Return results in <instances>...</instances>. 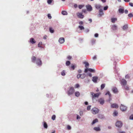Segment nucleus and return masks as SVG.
I'll return each instance as SVG.
<instances>
[{
    "mask_svg": "<svg viewBox=\"0 0 133 133\" xmlns=\"http://www.w3.org/2000/svg\"><path fill=\"white\" fill-rule=\"evenodd\" d=\"M90 94L91 95H92V99H93L96 97L98 98L101 94V93L100 92L96 94H94L92 92H90Z\"/></svg>",
    "mask_w": 133,
    "mask_h": 133,
    "instance_id": "1",
    "label": "nucleus"
},
{
    "mask_svg": "<svg viewBox=\"0 0 133 133\" xmlns=\"http://www.w3.org/2000/svg\"><path fill=\"white\" fill-rule=\"evenodd\" d=\"M75 91V90L73 87H70L69 89L67 92V93L68 95H70L73 94Z\"/></svg>",
    "mask_w": 133,
    "mask_h": 133,
    "instance_id": "2",
    "label": "nucleus"
},
{
    "mask_svg": "<svg viewBox=\"0 0 133 133\" xmlns=\"http://www.w3.org/2000/svg\"><path fill=\"white\" fill-rule=\"evenodd\" d=\"M91 111L92 114H95L98 112L99 110L96 108H94L92 109Z\"/></svg>",
    "mask_w": 133,
    "mask_h": 133,
    "instance_id": "3",
    "label": "nucleus"
},
{
    "mask_svg": "<svg viewBox=\"0 0 133 133\" xmlns=\"http://www.w3.org/2000/svg\"><path fill=\"white\" fill-rule=\"evenodd\" d=\"M123 123L122 122L120 121H117L115 123V125L116 127L118 128H121L122 126Z\"/></svg>",
    "mask_w": 133,
    "mask_h": 133,
    "instance_id": "4",
    "label": "nucleus"
},
{
    "mask_svg": "<svg viewBox=\"0 0 133 133\" xmlns=\"http://www.w3.org/2000/svg\"><path fill=\"white\" fill-rule=\"evenodd\" d=\"M120 109L122 111H125L127 109V107L126 106L121 104L120 106Z\"/></svg>",
    "mask_w": 133,
    "mask_h": 133,
    "instance_id": "5",
    "label": "nucleus"
},
{
    "mask_svg": "<svg viewBox=\"0 0 133 133\" xmlns=\"http://www.w3.org/2000/svg\"><path fill=\"white\" fill-rule=\"evenodd\" d=\"M88 71L90 72H95V70L94 69H93L91 68H87L85 69L84 72L85 73H86L88 72Z\"/></svg>",
    "mask_w": 133,
    "mask_h": 133,
    "instance_id": "6",
    "label": "nucleus"
},
{
    "mask_svg": "<svg viewBox=\"0 0 133 133\" xmlns=\"http://www.w3.org/2000/svg\"><path fill=\"white\" fill-rule=\"evenodd\" d=\"M36 63L39 66H41L42 65V61L40 59L38 58L36 59Z\"/></svg>",
    "mask_w": 133,
    "mask_h": 133,
    "instance_id": "7",
    "label": "nucleus"
},
{
    "mask_svg": "<svg viewBox=\"0 0 133 133\" xmlns=\"http://www.w3.org/2000/svg\"><path fill=\"white\" fill-rule=\"evenodd\" d=\"M121 85L123 86L126 85L127 84V82L124 79H122L121 81Z\"/></svg>",
    "mask_w": 133,
    "mask_h": 133,
    "instance_id": "8",
    "label": "nucleus"
},
{
    "mask_svg": "<svg viewBox=\"0 0 133 133\" xmlns=\"http://www.w3.org/2000/svg\"><path fill=\"white\" fill-rule=\"evenodd\" d=\"M77 15L78 17L80 18H83L84 17V16L82 13L78 12L77 14Z\"/></svg>",
    "mask_w": 133,
    "mask_h": 133,
    "instance_id": "9",
    "label": "nucleus"
},
{
    "mask_svg": "<svg viewBox=\"0 0 133 133\" xmlns=\"http://www.w3.org/2000/svg\"><path fill=\"white\" fill-rule=\"evenodd\" d=\"M86 7L87 10L89 11H91L92 10L91 6L90 5H87L86 6Z\"/></svg>",
    "mask_w": 133,
    "mask_h": 133,
    "instance_id": "10",
    "label": "nucleus"
},
{
    "mask_svg": "<svg viewBox=\"0 0 133 133\" xmlns=\"http://www.w3.org/2000/svg\"><path fill=\"white\" fill-rule=\"evenodd\" d=\"M98 101L100 103V104L101 105H103L104 103V100L103 98H100L98 100Z\"/></svg>",
    "mask_w": 133,
    "mask_h": 133,
    "instance_id": "11",
    "label": "nucleus"
},
{
    "mask_svg": "<svg viewBox=\"0 0 133 133\" xmlns=\"http://www.w3.org/2000/svg\"><path fill=\"white\" fill-rule=\"evenodd\" d=\"M118 107V104L115 103L112 104L111 105V107L112 108H117Z\"/></svg>",
    "mask_w": 133,
    "mask_h": 133,
    "instance_id": "12",
    "label": "nucleus"
},
{
    "mask_svg": "<svg viewBox=\"0 0 133 133\" xmlns=\"http://www.w3.org/2000/svg\"><path fill=\"white\" fill-rule=\"evenodd\" d=\"M111 29L114 31L116 30L117 29V26L116 25H113L111 26Z\"/></svg>",
    "mask_w": 133,
    "mask_h": 133,
    "instance_id": "13",
    "label": "nucleus"
},
{
    "mask_svg": "<svg viewBox=\"0 0 133 133\" xmlns=\"http://www.w3.org/2000/svg\"><path fill=\"white\" fill-rule=\"evenodd\" d=\"M98 79V77L97 76H94L92 77V81L95 83H96Z\"/></svg>",
    "mask_w": 133,
    "mask_h": 133,
    "instance_id": "14",
    "label": "nucleus"
},
{
    "mask_svg": "<svg viewBox=\"0 0 133 133\" xmlns=\"http://www.w3.org/2000/svg\"><path fill=\"white\" fill-rule=\"evenodd\" d=\"M59 42L61 43H63L64 42V38H60L59 40Z\"/></svg>",
    "mask_w": 133,
    "mask_h": 133,
    "instance_id": "15",
    "label": "nucleus"
},
{
    "mask_svg": "<svg viewBox=\"0 0 133 133\" xmlns=\"http://www.w3.org/2000/svg\"><path fill=\"white\" fill-rule=\"evenodd\" d=\"M30 42L31 43L34 44L36 43V41L35 40L34 38H31L30 39Z\"/></svg>",
    "mask_w": 133,
    "mask_h": 133,
    "instance_id": "16",
    "label": "nucleus"
},
{
    "mask_svg": "<svg viewBox=\"0 0 133 133\" xmlns=\"http://www.w3.org/2000/svg\"><path fill=\"white\" fill-rule=\"evenodd\" d=\"M123 9L122 8H119L118 9V11L119 13L123 14L124 12V8L123 7Z\"/></svg>",
    "mask_w": 133,
    "mask_h": 133,
    "instance_id": "17",
    "label": "nucleus"
},
{
    "mask_svg": "<svg viewBox=\"0 0 133 133\" xmlns=\"http://www.w3.org/2000/svg\"><path fill=\"white\" fill-rule=\"evenodd\" d=\"M95 7L97 9H100L101 7V6L99 4H96L95 5Z\"/></svg>",
    "mask_w": 133,
    "mask_h": 133,
    "instance_id": "18",
    "label": "nucleus"
},
{
    "mask_svg": "<svg viewBox=\"0 0 133 133\" xmlns=\"http://www.w3.org/2000/svg\"><path fill=\"white\" fill-rule=\"evenodd\" d=\"M111 22L113 23H114L117 21V19L116 18H112L111 19Z\"/></svg>",
    "mask_w": 133,
    "mask_h": 133,
    "instance_id": "19",
    "label": "nucleus"
},
{
    "mask_svg": "<svg viewBox=\"0 0 133 133\" xmlns=\"http://www.w3.org/2000/svg\"><path fill=\"white\" fill-rule=\"evenodd\" d=\"M43 123L44 128L45 129H47L48 126L46 123L45 122H43Z\"/></svg>",
    "mask_w": 133,
    "mask_h": 133,
    "instance_id": "20",
    "label": "nucleus"
},
{
    "mask_svg": "<svg viewBox=\"0 0 133 133\" xmlns=\"http://www.w3.org/2000/svg\"><path fill=\"white\" fill-rule=\"evenodd\" d=\"M31 59L32 62H35V60H36V58L34 56H32Z\"/></svg>",
    "mask_w": 133,
    "mask_h": 133,
    "instance_id": "21",
    "label": "nucleus"
},
{
    "mask_svg": "<svg viewBox=\"0 0 133 133\" xmlns=\"http://www.w3.org/2000/svg\"><path fill=\"white\" fill-rule=\"evenodd\" d=\"M112 90L115 93H116L118 92L117 89L116 88H113Z\"/></svg>",
    "mask_w": 133,
    "mask_h": 133,
    "instance_id": "22",
    "label": "nucleus"
},
{
    "mask_svg": "<svg viewBox=\"0 0 133 133\" xmlns=\"http://www.w3.org/2000/svg\"><path fill=\"white\" fill-rule=\"evenodd\" d=\"M94 129L96 131H99L100 130V129L99 127H95Z\"/></svg>",
    "mask_w": 133,
    "mask_h": 133,
    "instance_id": "23",
    "label": "nucleus"
},
{
    "mask_svg": "<svg viewBox=\"0 0 133 133\" xmlns=\"http://www.w3.org/2000/svg\"><path fill=\"white\" fill-rule=\"evenodd\" d=\"M75 96L77 97H78L80 95V93L78 91L76 92H75Z\"/></svg>",
    "mask_w": 133,
    "mask_h": 133,
    "instance_id": "24",
    "label": "nucleus"
},
{
    "mask_svg": "<svg viewBox=\"0 0 133 133\" xmlns=\"http://www.w3.org/2000/svg\"><path fill=\"white\" fill-rule=\"evenodd\" d=\"M75 66L73 64H72L71 66L70 67V69L71 70H74L75 69Z\"/></svg>",
    "mask_w": 133,
    "mask_h": 133,
    "instance_id": "25",
    "label": "nucleus"
},
{
    "mask_svg": "<svg viewBox=\"0 0 133 133\" xmlns=\"http://www.w3.org/2000/svg\"><path fill=\"white\" fill-rule=\"evenodd\" d=\"M98 122V120L96 118L93 121L92 123V125L93 124H94L95 123H96Z\"/></svg>",
    "mask_w": 133,
    "mask_h": 133,
    "instance_id": "26",
    "label": "nucleus"
},
{
    "mask_svg": "<svg viewBox=\"0 0 133 133\" xmlns=\"http://www.w3.org/2000/svg\"><path fill=\"white\" fill-rule=\"evenodd\" d=\"M84 63L85 64V67L87 68V67H88L89 66V64L87 62H85Z\"/></svg>",
    "mask_w": 133,
    "mask_h": 133,
    "instance_id": "27",
    "label": "nucleus"
},
{
    "mask_svg": "<svg viewBox=\"0 0 133 133\" xmlns=\"http://www.w3.org/2000/svg\"><path fill=\"white\" fill-rule=\"evenodd\" d=\"M62 14L64 15H66L68 14V13L66 11H63L62 12Z\"/></svg>",
    "mask_w": 133,
    "mask_h": 133,
    "instance_id": "28",
    "label": "nucleus"
},
{
    "mask_svg": "<svg viewBox=\"0 0 133 133\" xmlns=\"http://www.w3.org/2000/svg\"><path fill=\"white\" fill-rule=\"evenodd\" d=\"M86 75L84 74H81V78L82 79L84 78L85 77Z\"/></svg>",
    "mask_w": 133,
    "mask_h": 133,
    "instance_id": "29",
    "label": "nucleus"
},
{
    "mask_svg": "<svg viewBox=\"0 0 133 133\" xmlns=\"http://www.w3.org/2000/svg\"><path fill=\"white\" fill-rule=\"evenodd\" d=\"M105 86V84H101V90H102L103 89Z\"/></svg>",
    "mask_w": 133,
    "mask_h": 133,
    "instance_id": "30",
    "label": "nucleus"
},
{
    "mask_svg": "<svg viewBox=\"0 0 133 133\" xmlns=\"http://www.w3.org/2000/svg\"><path fill=\"white\" fill-rule=\"evenodd\" d=\"M127 28H128V25H124L123 26V30H125L127 29Z\"/></svg>",
    "mask_w": 133,
    "mask_h": 133,
    "instance_id": "31",
    "label": "nucleus"
},
{
    "mask_svg": "<svg viewBox=\"0 0 133 133\" xmlns=\"http://www.w3.org/2000/svg\"><path fill=\"white\" fill-rule=\"evenodd\" d=\"M118 114V112L116 111H115L113 113V116H116Z\"/></svg>",
    "mask_w": 133,
    "mask_h": 133,
    "instance_id": "32",
    "label": "nucleus"
},
{
    "mask_svg": "<svg viewBox=\"0 0 133 133\" xmlns=\"http://www.w3.org/2000/svg\"><path fill=\"white\" fill-rule=\"evenodd\" d=\"M50 32L51 33H53L54 32V30L51 27H50L49 28Z\"/></svg>",
    "mask_w": 133,
    "mask_h": 133,
    "instance_id": "33",
    "label": "nucleus"
},
{
    "mask_svg": "<svg viewBox=\"0 0 133 133\" xmlns=\"http://www.w3.org/2000/svg\"><path fill=\"white\" fill-rule=\"evenodd\" d=\"M78 28L80 29V30H84V27L82 26H78Z\"/></svg>",
    "mask_w": 133,
    "mask_h": 133,
    "instance_id": "34",
    "label": "nucleus"
},
{
    "mask_svg": "<svg viewBox=\"0 0 133 133\" xmlns=\"http://www.w3.org/2000/svg\"><path fill=\"white\" fill-rule=\"evenodd\" d=\"M66 65L67 66H69L70 64V62L69 61H67L66 62Z\"/></svg>",
    "mask_w": 133,
    "mask_h": 133,
    "instance_id": "35",
    "label": "nucleus"
},
{
    "mask_svg": "<svg viewBox=\"0 0 133 133\" xmlns=\"http://www.w3.org/2000/svg\"><path fill=\"white\" fill-rule=\"evenodd\" d=\"M42 44V42H40L38 44V46L39 47L41 48V45Z\"/></svg>",
    "mask_w": 133,
    "mask_h": 133,
    "instance_id": "36",
    "label": "nucleus"
},
{
    "mask_svg": "<svg viewBox=\"0 0 133 133\" xmlns=\"http://www.w3.org/2000/svg\"><path fill=\"white\" fill-rule=\"evenodd\" d=\"M56 118V116L55 115H53L52 116L51 119L53 120H55Z\"/></svg>",
    "mask_w": 133,
    "mask_h": 133,
    "instance_id": "37",
    "label": "nucleus"
},
{
    "mask_svg": "<svg viewBox=\"0 0 133 133\" xmlns=\"http://www.w3.org/2000/svg\"><path fill=\"white\" fill-rule=\"evenodd\" d=\"M99 14L98 15V16L100 17H101V16H102V15H103V14H104L103 13V12H99Z\"/></svg>",
    "mask_w": 133,
    "mask_h": 133,
    "instance_id": "38",
    "label": "nucleus"
},
{
    "mask_svg": "<svg viewBox=\"0 0 133 133\" xmlns=\"http://www.w3.org/2000/svg\"><path fill=\"white\" fill-rule=\"evenodd\" d=\"M128 16L130 17H133V15L132 13H130L128 14Z\"/></svg>",
    "mask_w": 133,
    "mask_h": 133,
    "instance_id": "39",
    "label": "nucleus"
},
{
    "mask_svg": "<svg viewBox=\"0 0 133 133\" xmlns=\"http://www.w3.org/2000/svg\"><path fill=\"white\" fill-rule=\"evenodd\" d=\"M79 86V85L78 84H76L75 85L74 87L75 88H78Z\"/></svg>",
    "mask_w": 133,
    "mask_h": 133,
    "instance_id": "40",
    "label": "nucleus"
},
{
    "mask_svg": "<svg viewBox=\"0 0 133 133\" xmlns=\"http://www.w3.org/2000/svg\"><path fill=\"white\" fill-rule=\"evenodd\" d=\"M61 75L62 76H65V71L64 70L63 71L61 72Z\"/></svg>",
    "mask_w": 133,
    "mask_h": 133,
    "instance_id": "41",
    "label": "nucleus"
},
{
    "mask_svg": "<svg viewBox=\"0 0 133 133\" xmlns=\"http://www.w3.org/2000/svg\"><path fill=\"white\" fill-rule=\"evenodd\" d=\"M108 6H106L104 8V10H107L108 9Z\"/></svg>",
    "mask_w": 133,
    "mask_h": 133,
    "instance_id": "42",
    "label": "nucleus"
},
{
    "mask_svg": "<svg viewBox=\"0 0 133 133\" xmlns=\"http://www.w3.org/2000/svg\"><path fill=\"white\" fill-rule=\"evenodd\" d=\"M109 95V96L110 97L111 96V94L109 91H108L105 94V95Z\"/></svg>",
    "mask_w": 133,
    "mask_h": 133,
    "instance_id": "43",
    "label": "nucleus"
},
{
    "mask_svg": "<svg viewBox=\"0 0 133 133\" xmlns=\"http://www.w3.org/2000/svg\"><path fill=\"white\" fill-rule=\"evenodd\" d=\"M91 106L89 105L87 107V110H90L91 109Z\"/></svg>",
    "mask_w": 133,
    "mask_h": 133,
    "instance_id": "44",
    "label": "nucleus"
},
{
    "mask_svg": "<svg viewBox=\"0 0 133 133\" xmlns=\"http://www.w3.org/2000/svg\"><path fill=\"white\" fill-rule=\"evenodd\" d=\"M67 128L68 130H70L71 129V127L69 125H68L67 126Z\"/></svg>",
    "mask_w": 133,
    "mask_h": 133,
    "instance_id": "45",
    "label": "nucleus"
},
{
    "mask_svg": "<svg viewBox=\"0 0 133 133\" xmlns=\"http://www.w3.org/2000/svg\"><path fill=\"white\" fill-rule=\"evenodd\" d=\"M48 18L49 19H50L51 18V16L50 14H48Z\"/></svg>",
    "mask_w": 133,
    "mask_h": 133,
    "instance_id": "46",
    "label": "nucleus"
},
{
    "mask_svg": "<svg viewBox=\"0 0 133 133\" xmlns=\"http://www.w3.org/2000/svg\"><path fill=\"white\" fill-rule=\"evenodd\" d=\"M84 6L82 5H80L79 6V8L80 9H82Z\"/></svg>",
    "mask_w": 133,
    "mask_h": 133,
    "instance_id": "47",
    "label": "nucleus"
},
{
    "mask_svg": "<svg viewBox=\"0 0 133 133\" xmlns=\"http://www.w3.org/2000/svg\"><path fill=\"white\" fill-rule=\"evenodd\" d=\"M130 78L129 76L128 75H127L125 76V78L126 79H128Z\"/></svg>",
    "mask_w": 133,
    "mask_h": 133,
    "instance_id": "48",
    "label": "nucleus"
},
{
    "mask_svg": "<svg viewBox=\"0 0 133 133\" xmlns=\"http://www.w3.org/2000/svg\"><path fill=\"white\" fill-rule=\"evenodd\" d=\"M47 2L49 4H50L52 2V1L51 0H48Z\"/></svg>",
    "mask_w": 133,
    "mask_h": 133,
    "instance_id": "49",
    "label": "nucleus"
},
{
    "mask_svg": "<svg viewBox=\"0 0 133 133\" xmlns=\"http://www.w3.org/2000/svg\"><path fill=\"white\" fill-rule=\"evenodd\" d=\"M79 114L81 116H82L83 115V112L82 111H81L79 112Z\"/></svg>",
    "mask_w": 133,
    "mask_h": 133,
    "instance_id": "50",
    "label": "nucleus"
},
{
    "mask_svg": "<svg viewBox=\"0 0 133 133\" xmlns=\"http://www.w3.org/2000/svg\"><path fill=\"white\" fill-rule=\"evenodd\" d=\"M81 77V74H78L77 76V77L78 78H79Z\"/></svg>",
    "mask_w": 133,
    "mask_h": 133,
    "instance_id": "51",
    "label": "nucleus"
},
{
    "mask_svg": "<svg viewBox=\"0 0 133 133\" xmlns=\"http://www.w3.org/2000/svg\"><path fill=\"white\" fill-rule=\"evenodd\" d=\"M130 119H133V115H131L130 116Z\"/></svg>",
    "mask_w": 133,
    "mask_h": 133,
    "instance_id": "52",
    "label": "nucleus"
},
{
    "mask_svg": "<svg viewBox=\"0 0 133 133\" xmlns=\"http://www.w3.org/2000/svg\"><path fill=\"white\" fill-rule=\"evenodd\" d=\"M71 57L70 56H68L67 57V58L69 60H70L71 58Z\"/></svg>",
    "mask_w": 133,
    "mask_h": 133,
    "instance_id": "53",
    "label": "nucleus"
},
{
    "mask_svg": "<svg viewBox=\"0 0 133 133\" xmlns=\"http://www.w3.org/2000/svg\"><path fill=\"white\" fill-rule=\"evenodd\" d=\"M79 23L80 25H83V23L82 21H81L79 22Z\"/></svg>",
    "mask_w": 133,
    "mask_h": 133,
    "instance_id": "54",
    "label": "nucleus"
},
{
    "mask_svg": "<svg viewBox=\"0 0 133 133\" xmlns=\"http://www.w3.org/2000/svg\"><path fill=\"white\" fill-rule=\"evenodd\" d=\"M129 5L131 6H133V3H130Z\"/></svg>",
    "mask_w": 133,
    "mask_h": 133,
    "instance_id": "55",
    "label": "nucleus"
},
{
    "mask_svg": "<svg viewBox=\"0 0 133 133\" xmlns=\"http://www.w3.org/2000/svg\"><path fill=\"white\" fill-rule=\"evenodd\" d=\"M98 34L97 33H96L95 34V37H98Z\"/></svg>",
    "mask_w": 133,
    "mask_h": 133,
    "instance_id": "56",
    "label": "nucleus"
},
{
    "mask_svg": "<svg viewBox=\"0 0 133 133\" xmlns=\"http://www.w3.org/2000/svg\"><path fill=\"white\" fill-rule=\"evenodd\" d=\"M97 58V57L96 56H94L93 57V59L94 60L96 59Z\"/></svg>",
    "mask_w": 133,
    "mask_h": 133,
    "instance_id": "57",
    "label": "nucleus"
},
{
    "mask_svg": "<svg viewBox=\"0 0 133 133\" xmlns=\"http://www.w3.org/2000/svg\"><path fill=\"white\" fill-rule=\"evenodd\" d=\"M95 40L94 39H93L91 40L92 43H95Z\"/></svg>",
    "mask_w": 133,
    "mask_h": 133,
    "instance_id": "58",
    "label": "nucleus"
},
{
    "mask_svg": "<svg viewBox=\"0 0 133 133\" xmlns=\"http://www.w3.org/2000/svg\"><path fill=\"white\" fill-rule=\"evenodd\" d=\"M103 12V10L102 9H100L99 11V12Z\"/></svg>",
    "mask_w": 133,
    "mask_h": 133,
    "instance_id": "59",
    "label": "nucleus"
},
{
    "mask_svg": "<svg viewBox=\"0 0 133 133\" xmlns=\"http://www.w3.org/2000/svg\"><path fill=\"white\" fill-rule=\"evenodd\" d=\"M125 13L126 14H128V10H125Z\"/></svg>",
    "mask_w": 133,
    "mask_h": 133,
    "instance_id": "60",
    "label": "nucleus"
},
{
    "mask_svg": "<svg viewBox=\"0 0 133 133\" xmlns=\"http://www.w3.org/2000/svg\"><path fill=\"white\" fill-rule=\"evenodd\" d=\"M81 118L78 115H77V119H80Z\"/></svg>",
    "mask_w": 133,
    "mask_h": 133,
    "instance_id": "61",
    "label": "nucleus"
},
{
    "mask_svg": "<svg viewBox=\"0 0 133 133\" xmlns=\"http://www.w3.org/2000/svg\"><path fill=\"white\" fill-rule=\"evenodd\" d=\"M90 22V23H91L92 22V20L90 18L88 20Z\"/></svg>",
    "mask_w": 133,
    "mask_h": 133,
    "instance_id": "62",
    "label": "nucleus"
},
{
    "mask_svg": "<svg viewBox=\"0 0 133 133\" xmlns=\"http://www.w3.org/2000/svg\"><path fill=\"white\" fill-rule=\"evenodd\" d=\"M88 75L90 77H91L92 76V75L91 73H89L88 74Z\"/></svg>",
    "mask_w": 133,
    "mask_h": 133,
    "instance_id": "63",
    "label": "nucleus"
},
{
    "mask_svg": "<svg viewBox=\"0 0 133 133\" xmlns=\"http://www.w3.org/2000/svg\"><path fill=\"white\" fill-rule=\"evenodd\" d=\"M125 89L127 90H129V88L128 87H126L125 88Z\"/></svg>",
    "mask_w": 133,
    "mask_h": 133,
    "instance_id": "64",
    "label": "nucleus"
}]
</instances>
